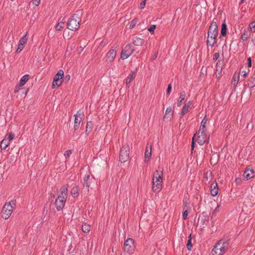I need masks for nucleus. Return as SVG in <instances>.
Masks as SVG:
<instances>
[{"instance_id": "obj_31", "label": "nucleus", "mask_w": 255, "mask_h": 255, "mask_svg": "<svg viewBox=\"0 0 255 255\" xmlns=\"http://www.w3.org/2000/svg\"><path fill=\"white\" fill-rule=\"evenodd\" d=\"M79 187L77 186H74L71 191V194L74 197H77L78 195Z\"/></svg>"}, {"instance_id": "obj_46", "label": "nucleus", "mask_w": 255, "mask_h": 255, "mask_svg": "<svg viewBox=\"0 0 255 255\" xmlns=\"http://www.w3.org/2000/svg\"><path fill=\"white\" fill-rule=\"evenodd\" d=\"M146 0H142V1L140 3V8L141 9L144 8L145 5Z\"/></svg>"}, {"instance_id": "obj_15", "label": "nucleus", "mask_w": 255, "mask_h": 255, "mask_svg": "<svg viewBox=\"0 0 255 255\" xmlns=\"http://www.w3.org/2000/svg\"><path fill=\"white\" fill-rule=\"evenodd\" d=\"M223 62L221 60H219L216 63L215 68V75L218 79H219L221 77V73L223 69Z\"/></svg>"}, {"instance_id": "obj_22", "label": "nucleus", "mask_w": 255, "mask_h": 255, "mask_svg": "<svg viewBox=\"0 0 255 255\" xmlns=\"http://www.w3.org/2000/svg\"><path fill=\"white\" fill-rule=\"evenodd\" d=\"M207 122V119L206 118V116H205L204 119L202 120L201 123V125L200 126L199 130V131H202V132L203 131H206V124Z\"/></svg>"}, {"instance_id": "obj_37", "label": "nucleus", "mask_w": 255, "mask_h": 255, "mask_svg": "<svg viewBox=\"0 0 255 255\" xmlns=\"http://www.w3.org/2000/svg\"><path fill=\"white\" fill-rule=\"evenodd\" d=\"M137 22H138V19L137 18H134V19H132L130 22V23L129 26V28L130 29L133 28L135 26V25L136 24Z\"/></svg>"}, {"instance_id": "obj_35", "label": "nucleus", "mask_w": 255, "mask_h": 255, "mask_svg": "<svg viewBox=\"0 0 255 255\" xmlns=\"http://www.w3.org/2000/svg\"><path fill=\"white\" fill-rule=\"evenodd\" d=\"M64 25V22L60 21L55 26V29L57 31H60L63 28Z\"/></svg>"}, {"instance_id": "obj_29", "label": "nucleus", "mask_w": 255, "mask_h": 255, "mask_svg": "<svg viewBox=\"0 0 255 255\" xmlns=\"http://www.w3.org/2000/svg\"><path fill=\"white\" fill-rule=\"evenodd\" d=\"M9 142L7 138H4L0 142L1 149L5 150L9 144Z\"/></svg>"}, {"instance_id": "obj_28", "label": "nucleus", "mask_w": 255, "mask_h": 255, "mask_svg": "<svg viewBox=\"0 0 255 255\" xmlns=\"http://www.w3.org/2000/svg\"><path fill=\"white\" fill-rule=\"evenodd\" d=\"M61 191H60V194L59 195V196L60 197H63L64 198H67V192H68V189L67 187L65 186L61 188Z\"/></svg>"}, {"instance_id": "obj_27", "label": "nucleus", "mask_w": 255, "mask_h": 255, "mask_svg": "<svg viewBox=\"0 0 255 255\" xmlns=\"http://www.w3.org/2000/svg\"><path fill=\"white\" fill-rule=\"evenodd\" d=\"M151 154V147H150L149 149L147 147L145 150L144 157H145V161L147 162L149 160Z\"/></svg>"}, {"instance_id": "obj_41", "label": "nucleus", "mask_w": 255, "mask_h": 255, "mask_svg": "<svg viewBox=\"0 0 255 255\" xmlns=\"http://www.w3.org/2000/svg\"><path fill=\"white\" fill-rule=\"evenodd\" d=\"M156 28V25L152 24L150 26L149 28H148L147 30L149 31L151 33H153L154 31Z\"/></svg>"}, {"instance_id": "obj_39", "label": "nucleus", "mask_w": 255, "mask_h": 255, "mask_svg": "<svg viewBox=\"0 0 255 255\" xmlns=\"http://www.w3.org/2000/svg\"><path fill=\"white\" fill-rule=\"evenodd\" d=\"M171 113V115H173V112H172V108H171V107H167V108H166V111H165V116H164V118H165L167 114H169V113Z\"/></svg>"}, {"instance_id": "obj_44", "label": "nucleus", "mask_w": 255, "mask_h": 255, "mask_svg": "<svg viewBox=\"0 0 255 255\" xmlns=\"http://www.w3.org/2000/svg\"><path fill=\"white\" fill-rule=\"evenodd\" d=\"M72 153V151L71 150H68L65 152L64 156L66 158H67L70 156Z\"/></svg>"}, {"instance_id": "obj_14", "label": "nucleus", "mask_w": 255, "mask_h": 255, "mask_svg": "<svg viewBox=\"0 0 255 255\" xmlns=\"http://www.w3.org/2000/svg\"><path fill=\"white\" fill-rule=\"evenodd\" d=\"M117 55L116 51L114 49L110 50L106 54V62L111 63L114 61Z\"/></svg>"}, {"instance_id": "obj_3", "label": "nucleus", "mask_w": 255, "mask_h": 255, "mask_svg": "<svg viewBox=\"0 0 255 255\" xmlns=\"http://www.w3.org/2000/svg\"><path fill=\"white\" fill-rule=\"evenodd\" d=\"M13 206H15V201L13 200L7 202L4 205L1 212V217L3 218L7 219L10 217L14 208Z\"/></svg>"}, {"instance_id": "obj_19", "label": "nucleus", "mask_w": 255, "mask_h": 255, "mask_svg": "<svg viewBox=\"0 0 255 255\" xmlns=\"http://www.w3.org/2000/svg\"><path fill=\"white\" fill-rule=\"evenodd\" d=\"M26 34L24 35L19 40L18 48L16 49L17 52H20L24 48V44L27 41Z\"/></svg>"}, {"instance_id": "obj_4", "label": "nucleus", "mask_w": 255, "mask_h": 255, "mask_svg": "<svg viewBox=\"0 0 255 255\" xmlns=\"http://www.w3.org/2000/svg\"><path fill=\"white\" fill-rule=\"evenodd\" d=\"M228 248V244L220 240L214 247L212 253L213 255H223Z\"/></svg>"}, {"instance_id": "obj_1", "label": "nucleus", "mask_w": 255, "mask_h": 255, "mask_svg": "<svg viewBox=\"0 0 255 255\" xmlns=\"http://www.w3.org/2000/svg\"><path fill=\"white\" fill-rule=\"evenodd\" d=\"M163 183V171L158 168L153 173L152 189L154 193H158L162 188Z\"/></svg>"}, {"instance_id": "obj_43", "label": "nucleus", "mask_w": 255, "mask_h": 255, "mask_svg": "<svg viewBox=\"0 0 255 255\" xmlns=\"http://www.w3.org/2000/svg\"><path fill=\"white\" fill-rule=\"evenodd\" d=\"M220 57L219 53H215L213 55V60L216 61Z\"/></svg>"}, {"instance_id": "obj_2", "label": "nucleus", "mask_w": 255, "mask_h": 255, "mask_svg": "<svg viewBox=\"0 0 255 255\" xmlns=\"http://www.w3.org/2000/svg\"><path fill=\"white\" fill-rule=\"evenodd\" d=\"M81 18L78 13L73 14L69 18L67 24V28L71 30H76L80 27Z\"/></svg>"}, {"instance_id": "obj_7", "label": "nucleus", "mask_w": 255, "mask_h": 255, "mask_svg": "<svg viewBox=\"0 0 255 255\" xmlns=\"http://www.w3.org/2000/svg\"><path fill=\"white\" fill-rule=\"evenodd\" d=\"M129 147L128 145L122 146L120 152V161L122 163H125L129 158Z\"/></svg>"}, {"instance_id": "obj_57", "label": "nucleus", "mask_w": 255, "mask_h": 255, "mask_svg": "<svg viewBox=\"0 0 255 255\" xmlns=\"http://www.w3.org/2000/svg\"><path fill=\"white\" fill-rule=\"evenodd\" d=\"M245 0H241V3H243V2H244V1Z\"/></svg>"}, {"instance_id": "obj_58", "label": "nucleus", "mask_w": 255, "mask_h": 255, "mask_svg": "<svg viewBox=\"0 0 255 255\" xmlns=\"http://www.w3.org/2000/svg\"><path fill=\"white\" fill-rule=\"evenodd\" d=\"M81 51L83 50V48H80Z\"/></svg>"}, {"instance_id": "obj_42", "label": "nucleus", "mask_w": 255, "mask_h": 255, "mask_svg": "<svg viewBox=\"0 0 255 255\" xmlns=\"http://www.w3.org/2000/svg\"><path fill=\"white\" fill-rule=\"evenodd\" d=\"M187 249L190 251L191 250L192 248V245H191V239H189L188 240L187 244L186 245Z\"/></svg>"}, {"instance_id": "obj_33", "label": "nucleus", "mask_w": 255, "mask_h": 255, "mask_svg": "<svg viewBox=\"0 0 255 255\" xmlns=\"http://www.w3.org/2000/svg\"><path fill=\"white\" fill-rule=\"evenodd\" d=\"M221 33L223 36H225L227 34V25L225 23H223L222 24Z\"/></svg>"}, {"instance_id": "obj_52", "label": "nucleus", "mask_w": 255, "mask_h": 255, "mask_svg": "<svg viewBox=\"0 0 255 255\" xmlns=\"http://www.w3.org/2000/svg\"><path fill=\"white\" fill-rule=\"evenodd\" d=\"M204 217L206 218V216H205ZM199 220H200L202 224L204 225L206 220V218L203 219L202 218H199Z\"/></svg>"}, {"instance_id": "obj_9", "label": "nucleus", "mask_w": 255, "mask_h": 255, "mask_svg": "<svg viewBox=\"0 0 255 255\" xmlns=\"http://www.w3.org/2000/svg\"><path fill=\"white\" fill-rule=\"evenodd\" d=\"M134 50V49L131 47V44L127 45L122 51L121 55V59L123 60L127 59L132 54Z\"/></svg>"}, {"instance_id": "obj_55", "label": "nucleus", "mask_w": 255, "mask_h": 255, "mask_svg": "<svg viewBox=\"0 0 255 255\" xmlns=\"http://www.w3.org/2000/svg\"><path fill=\"white\" fill-rule=\"evenodd\" d=\"M70 76L69 75L66 76L65 79H66L68 81L70 79Z\"/></svg>"}, {"instance_id": "obj_38", "label": "nucleus", "mask_w": 255, "mask_h": 255, "mask_svg": "<svg viewBox=\"0 0 255 255\" xmlns=\"http://www.w3.org/2000/svg\"><path fill=\"white\" fill-rule=\"evenodd\" d=\"M14 137V134L13 133H8L7 134L4 138H7L8 141L12 140Z\"/></svg>"}, {"instance_id": "obj_17", "label": "nucleus", "mask_w": 255, "mask_h": 255, "mask_svg": "<svg viewBox=\"0 0 255 255\" xmlns=\"http://www.w3.org/2000/svg\"><path fill=\"white\" fill-rule=\"evenodd\" d=\"M218 34V25L215 22H212L209 27L208 35Z\"/></svg>"}, {"instance_id": "obj_12", "label": "nucleus", "mask_w": 255, "mask_h": 255, "mask_svg": "<svg viewBox=\"0 0 255 255\" xmlns=\"http://www.w3.org/2000/svg\"><path fill=\"white\" fill-rule=\"evenodd\" d=\"M67 198L59 196L56 199L55 204L58 211L61 210L64 207Z\"/></svg>"}, {"instance_id": "obj_36", "label": "nucleus", "mask_w": 255, "mask_h": 255, "mask_svg": "<svg viewBox=\"0 0 255 255\" xmlns=\"http://www.w3.org/2000/svg\"><path fill=\"white\" fill-rule=\"evenodd\" d=\"M249 87L253 88L255 87V77H252L249 80Z\"/></svg>"}, {"instance_id": "obj_59", "label": "nucleus", "mask_w": 255, "mask_h": 255, "mask_svg": "<svg viewBox=\"0 0 255 255\" xmlns=\"http://www.w3.org/2000/svg\"><path fill=\"white\" fill-rule=\"evenodd\" d=\"M81 51L83 50V48H80Z\"/></svg>"}, {"instance_id": "obj_34", "label": "nucleus", "mask_w": 255, "mask_h": 255, "mask_svg": "<svg viewBox=\"0 0 255 255\" xmlns=\"http://www.w3.org/2000/svg\"><path fill=\"white\" fill-rule=\"evenodd\" d=\"M90 226L88 224H85L82 226V230L84 233H88L90 231Z\"/></svg>"}, {"instance_id": "obj_32", "label": "nucleus", "mask_w": 255, "mask_h": 255, "mask_svg": "<svg viewBox=\"0 0 255 255\" xmlns=\"http://www.w3.org/2000/svg\"><path fill=\"white\" fill-rule=\"evenodd\" d=\"M251 33L248 31H244L241 35V39L243 41H246L251 37Z\"/></svg>"}, {"instance_id": "obj_20", "label": "nucleus", "mask_w": 255, "mask_h": 255, "mask_svg": "<svg viewBox=\"0 0 255 255\" xmlns=\"http://www.w3.org/2000/svg\"><path fill=\"white\" fill-rule=\"evenodd\" d=\"M218 184L217 182L213 183L211 185L210 193L212 196H215L218 194Z\"/></svg>"}, {"instance_id": "obj_5", "label": "nucleus", "mask_w": 255, "mask_h": 255, "mask_svg": "<svg viewBox=\"0 0 255 255\" xmlns=\"http://www.w3.org/2000/svg\"><path fill=\"white\" fill-rule=\"evenodd\" d=\"M135 250L134 241L131 238L127 239L124 243V251L128 254H132Z\"/></svg>"}, {"instance_id": "obj_25", "label": "nucleus", "mask_w": 255, "mask_h": 255, "mask_svg": "<svg viewBox=\"0 0 255 255\" xmlns=\"http://www.w3.org/2000/svg\"><path fill=\"white\" fill-rule=\"evenodd\" d=\"M185 96L186 93L185 91H182L180 93L179 99L177 102V105L178 107H180L181 105L182 102L185 99Z\"/></svg>"}, {"instance_id": "obj_49", "label": "nucleus", "mask_w": 255, "mask_h": 255, "mask_svg": "<svg viewBox=\"0 0 255 255\" xmlns=\"http://www.w3.org/2000/svg\"><path fill=\"white\" fill-rule=\"evenodd\" d=\"M248 61V66L249 67H251L252 66V60L251 57H249L247 59Z\"/></svg>"}, {"instance_id": "obj_11", "label": "nucleus", "mask_w": 255, "mask_h": 255, "mask_svg": "<svg viewBox=\"0 0 255 255\" xmlns=\"http://www.w3.org/2000/svg\"><path fill=\"white\" fill-rule=\"evenodd\" d=\"M198 134L197 142L200 145H203L206 141L208 142L209 136L207 135L205 131H203L202 132V131H199Z\"/></svg>"}, {"instance_id": "obj_56", "label": "nucleus", "mask_w": 255, "mask_h": 255, "mask_svg": "<svg viewBox=\"0 0 255 255\" xmlns=\"http://www.w3.org/2000/svg\"><path fill=\"white\" fill-rule=\"evenodd\" d=\"M219 208V205H218L216 209L214 210V212H216L218 211V208Z\"/></svg>"}, {"instance_id": "obj_51", "label": "nucleus", "mask_w": 255, "mask_h": 255, "mask_svg": "<svg viewBox=\"0 0 255 255\" xmlns=\"http://www.w3.org/2000/svg\"><path fill=\"white\" fill-rule=\"evenodd\" d=\"M21 87H19V84L18 85H16L15 88V89H14V92L16 93V92H18L20 90V88Z\"/></svg>"}, {"instance_id": "obj_50", "label": "nucleus", "mask_w": 255, "mask_h": 255, "mask_svg": "<svg viewBox=\"0 0 255 255\" xmlns=\"http://www.w3.org/2000/svg\"><path fill=\"white\" fill-rule=\"evenodd\" d=\"M40 0H33V4L35 6H38L40 3Z\"/></svg>"}, {"instance_id": "obj_10", "label": "nucleus", "mask_w": 255, "mask_h": 255, "mask_svg": "<svg viewBox=\"0 0 255 255\" xmlns=\"http://www.w3.org/2000/svg\"><path fill=\"white\" fill-rule=\"evenodd\" d=\"M84 116L83 112L81 111H78L76 114L74 115L75 119L74 128L75 130H77L79 128L80 123L83 119Z\"/></svg>"}, {"instance_id": "obj_30", "label": "nucleus", "mask_w": 255, "mask_h": 255, "mask_svg": "<svg viewBox=\"0 0 255 255\" xmlns=\"http://www.w3.org/2000/svg\"><path fill=\"white\" fill-rule=\"evenodd\" d=\"M93 127V124L92 122H88L87 123L86 128V134L88 135L91 131Z\"/></svg>"}, {"instance_id": "obj_16", "label": "nucleus", "mask_w": 255, "mask_h": 255, "mask_svg": "<svg viewBox=\"0 0 255 255\" xmlns=\"http://www.w3.org/2000/svg\"><path fill=\"white\" fill-rule=\"evenodd\" d=\"M192 105L193 102L192 101H189L184 104L180 113L181 118L188 112Z\"/></svg>"}, {"instance_id": "obj_26", "label": "nucleus", "mask_w": 255, "mask_h": 255, "mask_svg": "<svg viewBox=\"0 0 255 255\" xmlns=\"http://www.w3.org/2000/svg\"><path fill=\"white\" fill-rule=\"evenodd\" d=\"M30 77V75L28 74L25 75L23 76L21 79H20L19 83V87L23 86L26 82L28 81Z\"/></svg>"}, {"instance_id": "obj_18", "label": "nucleus", "mask_w": 255, "mask_h": 255, "mask_svg": "<svg viewBox=\"0 0 255 255\" xmlns=\"http://www.w3.org/2000/svg\"><path fill=\"white\" fill-rule=\"evenodd\" d=\"M255 176V171L252 169H246L244 174L243 176L247 180L253 178Z\"/></svg>"}, {"instance_id": "obj_48", "label": "nucleus", "mask_w": 255, "mask_h": 255, "mask_svg": "<svg viewBox=\"0 0 255 255\" xmlns=\"http://www.w3.org/2000/svg\"><path fill=\"white\" fill-rule=\"evenodd\" d=\"M171 84H169L167 87V91H166V93L167 95H169V94L170 93V92H171Z\"/></svg>"}, {"instance_id": "obj_45", "label": "nucleus", "mask_w": 255, "mask_h": 255, "mask_svg": "<svg viewBox=\"0 0 255 255\" xmlns=\"http://www.w3.org/2000/svg\"><path fill=\"white\" fill-rule=\"evenodd\" d=\"M188 212L187 210H185L183 213V220H186L187 218V216H188Z\"/></svg>"}, {"instance_id": "obj_40", "label": "nucleus", "mask_w": 255, "mask_h": 255, "mask_svg": "<svg viewBox=\"0 0 255 255\" xmlns=\"http://www.w3.org/2000/svg\"><path fill=\"white\" fill-rule=\"evenodd\" d=\"M249 28L251 31V32H255V22H251L249 25Z\"/></svg>"}, {"instance_id": "obj_13", "label": "nucleus", "mask_w": 255, "mask_h": 255, "mask_svg": "<svg viewBox=\"0 0 255 255\" xmlns=\"http://www.w3.org/2000/svg\"><path fill=\"white\" fill-rule=\"evenodd\" d=\"M218 34L208 35L207 45L213 47L217 42V36Z\"/></svg>"}, {"instance_id": "obj_8", "label": "nucleus", "mask_w": 255, "mask_h": 255, "mask_svg": "<svg viewBox=\"0 0 255 255\" xmlns=\"http://www.w3.org/2000/svg\"><path fill=\"white\" fill-rule=\"evenodd\" d=\"M64 76V72L62 70H60L54 76L53 81L52 83V88H55L59 87L62 84L61 79Z\"/></svg>"}, {"instance_id": "obj_6", "label": "nucleus", "mask_w": 255, "mask_h": 255, "mask_svg": "<svg viewBox=\"0 0 255 255\" xmlns=\"http://www.w3.org/2000/svg\"><path fill=\"white\" fill-rule=\"evenodd\" d=\"M83 179V185L87 188H93L97 184L96 179L90 173L85 175Z\"/></svg>"}, {"instance_id": "obj_53", "label": "nucleus", "mask_w": 255, "mask_h": 255, "mask_svg": "<svg viewBox=\"0 0 255 255\" xmlns=\"http://www.w3.org/2000/svg\"><path fill=\"white\" fill-rule=\"evenodd\" d=\"M243 73H244V74H243V76H244V77H246L247 76V75H248V72H246V71H243Z\"/></svg>"}, {"instance_id": "obj_21", "label": "nucleus", "mask_w": 255, "mask_h": 255, "mask_svg": "<svg viewBox=\"0 0 255 255\" xmlns=\"http://www.w3.org/2000/svg\"><path fill=\"white\" fill-rule=\"evenodd\" d=\"M136 76V71H132L126 79V86L129 87L130 83L134 79Z\"/></svg>"}, {"instance_id": "obj_47", "label": "nucleus", "mask_w": 255, "mask_h": 255, "mask_svg": "<svg viewBox=\"0 0 255 255\" xmlns=\"http://www.w3.org/2000/svg\"><path fill=\"white\" fill-rule=\"evenodd\" d=\"M196 134L197 133H195L194 134L193 138H192V143H191V149L192 150H193L194 149V146H195V142H194V138L196 136Z\"/></svg>"}, {"instance_id": "obj_24", "label": "nucleus", "mask_w": 255, "mask_h": 255, "mask_svg": "<svg viewBox=\"0 0 255 255\" xmlns=\"http://www.w3.org/2000/svg\"><path fill=\"white\" fill-rule=\"evenodd\" d=\"M240 79V74L239 73L236 72L234 74L232 81V84L234 86V87H236L237 84H238L239 82Z\"/></svg>"}, {"instance_id": "obj_23", "label": "nucleus", "mask_w": 255, "mask_h": 255, "mask_svg": "<svg viewBox=\"0 0 255 255\" xmlns=\"http://www.w3.org/2000/svg\"><path fill=\"white\" fill-rule=\"evenodd\" d=\"M144 43L143 39L138 37H134L132 39V44L136 46H141Z\"/></svg>"}, {"instance_id": "obj_54", "label": "nucleus", "mask_w": 255, "mask_h": 255, "mask_svg": "<svg viewBox=\"0 0 255 255\" xmlns=\"http://www.w3.org/2000/svg\"><path fill=\"white\" fill-rule=\"evenodd\" d=\"M241 178H237L236 179V182L237 183H240L241 182Z\"/></svg>"}]
</instances>
